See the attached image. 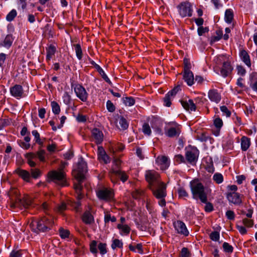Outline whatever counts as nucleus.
Listing matches in <instances>:
<instances>
[{"label":"nucleus","mask_w":257,"mask_h":257,"mask_svg":"<svg viewBox=\"0 0 257 257\" xmlns=\"http://www.w3.org/2000/svg\"><path fill=\"white\" fill-rule=\"evenodd\" d=\"M87 172V163L82 158H81L79 160L76 166L72 172V175L78 182L77 183L74 185V188L76 192H81L82 189L81 183L85 179V174Z\"/></svg>","instance_id":"1"},{"label":"nucleus","mask_w":257,"mask_h":257,"mask_svg":"<svg viewBox=\"0 0 257 257\" xmlns=\"http://www.w3.org/2000/svg\"><path fill=\"white\" fill-rule=\"evenodd\" d=\"M54 224V221L51 216H43L40 218L33 220L30 224V228L34 232H45L50 230Z\"/></svg>","instance_id":"2"},{"label":"nucleus","mask_w":257,"mask_h":257,"mask_svg":"<svg viewBox=\"0 0 257 257\" xmlns=\"http://www.w3.org/2000/svg\"><path fill=\"white\" fill-rule=\"evenodd\" d=\"M190 189L193 199H199L202 203L206 202L207 193L205 191L204 186L201 183L195 181L191 182Z\"/></svg>","instance_id":"3"},{"label":"nucleus","mask_w":257,"mask_h":257,"mask_svg":"<svg viewBox=\"0 0 257 257\" xmlns=\"http://www.w3.org/2000/svg\"><path fill=\"white\" fill-rule=\"evenodd\" d=\"M47 177L49 181L58 183L61 186L67 185L66 175L63 167L60 168L58 170L49 171L47 174Z\"/></svg>","instance_id":"4"},{"label":"nucleus","mask_w":257,"mask_h":257,"mask_svg":"<svg viewBox=\"0 0 257 257\" xmlns=\"http://www.w3.org/2000/svg\"><path fill=\"white\" fill-rule=\"evenodd\" d=\"M181 125L176 122H170L165 127V134L169 138H177L181 134Z\"/></svg>","instance_id":"5"},{"label":"nucleus","mask_w":257,"mask_h":257,"mask_svg":"<svg viewBox=\"0 0 257 257\" xmlns=\"http://www.w3.org/2000/svg\"><path fill=\"white\" fill-rule=\"evenodd\" d=\"M199 155V151L196 147L189 145L185 148V159L191 165L196 163Z\"/></svg>","instance_id":"6"},{"label":"nucleus","mask_w":257,"mask_h":257,"mask_svg":"<svg viewBox=\"0 0 257 257\" xmlns=\"http://www.w3.org/2000/svg\"><path fill=\"white\" fill-rule=\"evenodd\" d=\"M179 15L182 18L190 17L193 12L192 5L188 1L180 3L177 7Z\"/></svg>","instance_id":"7"},{"label":"nucleus","mask_w":257,"mask_h":257,"mask_svg":"<svg viewBox=\"0 0 257 257\" xmlns=\"http://www.w3.org/2000/svg\"><path fill=\"white\" fill-rule=\"evenodd\" d=\"M145 179L148 183L149 188H152L156 186L157 185L161 183L159 174L155 170H147L145 173Z\"/></svg>","instance_id":"8"},{"label":"nucleus","mask_w":257,"mask_h":257,"mask_svg":"<svg viewBox=\"0 0 257 257\" xmlns=\"http://www.w3.org/2000/svg\"><path fill=\"white\" fill-rule=\"evenodd\" d=\"M109 176L111 182L113 183H116L118 182L117 177L119 178L123 183L126 182L128 178V175L124 171L114 168H112L110 171Z\"/></svg>","instance_id":"9"},{"label":"nucleus","mask_w":257,"mask_h":257,"mask_svg":"<svg viewBox=\"0 0 257 257\" xmlns=\"http://www.w3.org/2000/svg\"><path fill=\"white\" fill-rule=\"evenodd\" d=\"M89 249L91 253L95 254L98 253V250L100 254L103 255L107 252V244L100 242L97 244V241L93 240L90 243Z\"/></svg>","instance_id":"10"},{"label":"nucleus","mask_w":257,"mask_h":257,"mask_svg":"<svg viewBox=\"0 0 257 257\" xmlns=\"http://www.w3.org/2000/svg\"><path fill=\"white\" fill-rule=\"evenodd\" d=\"M167 185L163 182L160 183L156 186L150 188L156 198H165L167 195Z\"/></svg>","instance_id":"11"},{"label":"nucleus","mask_w":257,"mask_h":257,"mask_svg":"<svg viewBox=\"0 0 257 257\" xmlns=\"http://www.w3.org/2000/svg\"><path fill=\"white\" fill-rule=\"evenodd\" d=\"M72 88H74V91L77 97L83 102H86L88 99V94L86 92L85 88L78 83L72 84Z\"/></svg>","instance_id":"12"},{"label":"nucleus","mask_w":257,"mask_h":257,"mask_svg":"<svg viewBox=\"0 0 257 257\" xmlns=\"http://www.w3.org/2000/svg\"><path fill=\"white\" fill-rule=\"evenodd\" d=\"M114 192L112 189L103 188L97 192L98 198L106 201H111L114 198Z\"/></svg>","instance_id":"13"},{"label":"nucleus","mask_w":257,"mask_h":257,"mask_svg":"<svg viewBox=\"0 0 257 257\" xmlns=\"http://www.w3.org/2000/svg\"><path fill=\"white\" fill-rule=\"evenodd\" d=\"M11 202L12 203L11 206L15 207L21 201L20 197V192L17 188H12L8 193Z\"/></svg>","instance_id":"14"},{"label":"nucleus","mask_w":257,"mask_h":257,"mask_svg":"<svg viewBox=\"0 0 257 257\" xmlns=\"http://www.w3.org/2000/svg\"><path fill=\"white\" fill-rule=\"evenodd\" d=\"M226 198L229 203L235 205H240L242 202L240 194L236 192H227Z\"/></svg>","instance_id":"15"},{"label":"nucleus","mask_w":257,"mask_h":257,"mask_svg":"<svg viewBox=\"0 0 257 257\" xmlns=\"http://www.w3.org/2000/svg\"><path fill=\"white\" fill-rule=\"evenodd\" d=\"M174 227L176 231L185 236L188 235L189 232L185 224L182 221L177 220L173 223Z\"/></svg>","instance_id":"16"},{"label":"nucleus","mask_w":257,"mask_h":257,"mask_svg":"<svg viewBox=\"0 0 257 257\" xmlns=\"http://www.w3.org/2000/svg\"><path fill=\"white\" fill-rule=\"evenodd\" d=\"M10 91L11 94L17 99L25 96L23 88L21 85H15L10 88Z\"/></svg>","instance_id":"17"},{"label":"nucleus","mask_w":257,"mask_h":257,"mask_svg":"<svg viewBox=\"0 0 257 257\" xmlns=\"http://www.w3.org/2000/svg\"><path fill=\"white\" fill-rule=\"evenodd\" d=\"M156 163L160 167L161 170H165L169 167L170 162L167 157L160 156L157 158Z\"/></svg>","instance_id":"18"},{"label":"nucleus","mask_w":257,"mask_h":257,"mask_svg":"<svg viewBox=\"0 0 257 257\" xmlns=\"http://www.w3.org/2000/svg\"><path fill=\"white\" fill-rule=\"evenodd\" d=\"M91 138L96 144H100L103 141V134L98 128H94L91 131Z\"/></svg>","instance_id":"19"},{"label":"nucleus","mask_w":257,"mask_h":257,"mask_svg":"<svg viewBox=\"0 0 257 257\" xmlns=\"http://www.w3.org/2000/svg\"><path fill=\"white\" fill-rule=\"evenodd\" d=\"M209 99L212 102L219 103L221 99V95L217 89H213L209 90L208 93Z\"/></svg>","instance_id":"20"},{"label":"nucleus","mask_w":257,"mask_h":257,"mask_svg":"<svg viewBox=\"0 0 257 257\" xmlns=\"http://www.w3.org/2000/svg\"><path fill=\"white\" fill-rule=\"evenodd\" d=\"M233 67L230 62L228 61L224 62L220 70V74L223 77H226L231 73Z\"/></svg>","instance_id":"21"},{"label":"nucleus","mask_w":257,"mask_h":257,"mask_svg":"<svg viewBox=\"0 0 257 257\" xmlns=\"http://www.w3.org/2000/svg\"><path fill=\"white\" fill-rule=\"evenodd\" d=\"M90 63L92 65L94 68L97 70V72L101 76L102 78L108 84H112V82L105 73L102 68L97 64H96L93 60L90 59Z\"/></svg>","instance_id":"22"},{"label":"nucleus","mask_w":257,"mask_h":257,"mask_svg":"<svg viewBox=\"0 0 257 257\" xmlns=\"http://www.w3.org/2000/svg\"><path fill=\"white\" fill-rule=\"evenodd\" d=\"M98 159L103 161L105 164H108L110 162L109 157L106 154L103 148L101 146L98 147L97 149Z\"/></svg>","instance_id":"23"},{"label":"nucleus","mask_w":257,"mask_h":257,"mask_svg":"<svg viewBox=\"0 0 257 257\" xmlns=\"http://www.w3.org/2000/svg\"><path fill=\"white\" fill-rule=\"evenodd\" d=\"M239 57L241 61L249 68L251 67V60L250 56L246 50L242 49L240 50Z\"/></svg>","instance_id":"24"},{"label":"nucleus","mask_w":257,"mask_h":257,"mask_svg":"<svg viewBox=\"0 0 257 257\" xmlns=\"http://www.w3.org/2000/svg\"><path fill=\"white\" fill-rule=\"evenodd\" d=\"M14 37L12 34L7 35L4 40L0 42V47H3L6 48H10L13 43Z\"/></svg>","instance_id":"25"},{"label":"nucleus","mask_w":257,"mask_h":257,"mask_svg":"<svg viewBox=\"0 0 257 257\" xmlns=\"http://www.w3.org/2000/svg\"><path fill=\"white\" fill-rule=\"evenodd\" d=\"M180 102L183 108L186 110L189 111H195L196 110V106L193 100H181Z\"/></svg>","instance_id":"26"},{"label":"nucleus","mask_w":257,"mask_h":257,"mask_svg":"<svg viewBox=\"0 0 257 257\" xmlns=\"http://www.w3.org/2000/svg\"><path fill=\"white\" fill-rule=\"evenodd\" d=\"M81 219L86 224H91L94 222V216L89 210H86L83 213Z\"/></svg>","instance_id":"27"},{"label":"nucleus","mask_w":257,"mask_h":257,"mask_svg":"<svg viewBox=\"0 0 257 257\" xmlns=\"http://www.w3.org/2000/svg\"><path fill=\"white\" fill-rule=\"evenodd\" d=\"M183 79L188 85L192 86L194 82V77L193 72L191 70L183 71Z\"/></svg>","instance_id":"28"},{"label":"nucleus","mask_w":257,"mask_h":257,"mask_svg":"<svg viewBox=\"0 0 257 257\" xmlns=\"http://www.w3.org/2000/svg\"><path fill=\"white\" fill-rule=\"evenodd\" d=\"M46 60L47 62H49L53 57L55 55L57 49L56 46L53 44H50L46 48Z\"/></svg>","instance_id":"29"},{"label":"nucleus","mask_w":257,"mask_h":257,"mask_svg":"<svg viewBox=\"0 0 257 257\" xmlns=\"http://www.w3.org/2000/svg\"><path fill=\"white\" fill-rule=\"evenodd\" d=\"M15 172L20 177H21L24 181L26 182H29L30 179V174L27 170L18 168L15 170Z\"/></svg>","instance_id":"30"},{"label":"nucleus","mask_w":257,"mask_h":257,"mask_svg":"<svg viewBox=\"0 0 257 257\" xmlns=\"http://www.w3.org/2000/svg\"><path fill=\"white\" fill-rule=\"evenodd\" d=\"M241 149L243 151H247L250 146V139L247 137L243 136L241 140Z\"/></svg>","instance_id":"31"},{"label":"nucleus","mask_w":257,"mask_h":257,"mask_svg":"<svg viewBox=\"0 0 257 257\" xmlns=\"http://www.w3.org/2000/svg\"><path fill=\"white\" fill-rule=\"evenodd\" d=\"M24 141L21 140L18 141L19 146L25 150H28L31 147V145L29 143L31 141L30 136H27L24 138Z\"/></svg>","instance_id":"32"},{"label":"nucleus","mask_w":257,"mask_h":257,"mask_svg":"<svg viewBox=\"0 0 257 257\" xmlns=\"http://www.w3.org/2000/svg\"><path fill=\"white\" fill-rule=\"evenodd\" d=\"M111 147L113 152L116 151H122L125 148V146L123 144L118 142H114L111 143Z\"/></svg>","instance_id":"33"},{"label":"nucleus","mask_w":257,"mask_h":257,"mask_svg":"<svg viewBox=\"0 0 257 257\" xmlns=\"http://www.w3.org/2000/svg\"><path fill=\"white\" fill-rule=\"evenodd\" d=\"M233 12L231 9H227L225 12V21L226 23L230 24L233 19Z\"/></svg>","instance_id":"34"},{"label":"nucleus","mask_w":257,"mask_h":257,"mask_svg":"<svg viewBox=\"0 0 257 257\" xmlns=\"http://www.w3.org/2000/svg\"><path fill=\"white\" fill-rule=\"evenodd\" d=\"M111 247L112 249L114 250L116 248H121L123 247V242L121 240L114 238L112 240V243Z\"/></svg>","instance_id":"35"},{"label":"nucleus","mask_w":257,"mask_h":257,"mask_svg":"<svg viewBox=\"0 0 257 257\" xmlns=\"http://www.w3.org/2000/svg\"><path fill=\"white\" fill-rule=\"evenodd\" d=\"M77 58L79 60H81L83 56L82 51L81 45L79 44H75L73 45Z\"/></svg>","instance_id":"36"},{"label":"nucleus","mask_w":257,"mask_h":257,"mask_svg":"<svg viewBox=\"0 0 257 257\" xmlns=\"http://www.w3.org/2000/svg\"><path fill=\"white\" fill-rule=\"evenodd\" d=\"M216 36H212L210 38V43L212 44L216 42L219 41L222 38L223 36V32L222 30H217L215 32Z\"/></svg>","instance_id":"37"},{"label":"nucleus","mask_w":257,"mask_h":257,"mask_svg":"<svg viewBox=\"0 0 257 257\" xmlns=\"http://www.w3.org/2000/svg\"><path fill=\"white\" fill-rule=\"evenodd\" d=\"M32 135L34 137L35 143L40 146V147L43 145V142L40 139V135L37 130H33L32 132Z\"/></svg>","instance_id":"38"},{"label":"nucleus","mask_w":257,"mask_h":257,"mask_svg":"<svg viewBox=\"0 0 257 257\" xmlns=\"http://www.w3.org/2000/svg\"><path fill=\"white\" fill-rule=\"evenodd\" d=\"M232 119L236 126L243 125L244 124L242 121L241 118L236 113H234L232 116Z\"/></svg>","instance_id":"39"},{"label":"nucleus","mask_w":257,"mask_h":257,"mask_svg":"<svg viewBox=\"0 0 257 257\" xmlns=\"http://www.w3.org/2000/svg\"><path fill=\"white\" fill-rule=\"evenodd\" d=\"M51 106L52 107V112L55 114H59L61 109L59 104L55 101H53L51 102Z\"/></svg>","instance_id":"40"},{"label":"nucleus","mask_w":257,"mask_h":257,"mask_svg":"<svg viewBox=\"0 0 257 257\" xmlns=\"http://www.w3.org/2000/svg\"><path fill=\"white\" fill-rule=\"evenodd\" d=\"M117 228L126 235L128 234L131 231V228L126 224H118Z\"/></svg>","instance_id":"41"},{"label":"nucleus","mask_w":257,"mask_h":257,"mask_svg":"<svg viewBox=\"0 0 257 257\" xmlns=\"http://www.w3.org/2000/svg\"><path fill=\"white\" fill-rule=\"evenodd\" d=\"M19 203H21L25 208H28L31 206L32 201L29 197H25L22 200L21 199Z\"/></svg>","instance_id":"42"},{"label":"nucleus","mask_w":257,"mask_h":257,"mask_svg":"<svg viewBox=\"0 0 257 257\" xmlns=\"http://www.w3.org/2000/svg\"><path fill=\"white\" fill-rule=\"evenodd\" d=\"M123 102L126 106H131L135 104V99L132 96L123 98Z\"/></svg>","instance_id":"43"},{"label":"nucleus","mask_w":257,"mask_h":257,"mask_svg":"<svg viewBox=\"0 0 257 257\" xmlns=\"http://www.w3.org/2000/svg\"><path fill=\"white\" fill-rule=\"evenodd\" d=\"M59 233L60 236L62 239H66L69 237L70 231L67 229H65L62 227L59 228Z\"/></svg>","instance_id":"44"},{"label":"nucleus","mask_w":257,"mask_h":257,"mask_svg":"<svg viewBox=\"0 0 257 257\" xmlns=\"http://www.w3.org/2000/svg\"><path fill=\"white\" fill-rule=\"evenodd\" d=\"M222 247L226 253H231L233 251V247L228 242H224L222 244Z\"/></svg>","instance_id":"45"},{"label":"nucleus","mask_w":257,"mask_h":257,"mask_svg":"<svg viewBox=\"0 0 257 257\" xmlns=\"http://www.w3.org/2000/svg\"><path fill=\"white\" fill-rule=\"evenodd\" d=\"M205 169L206 170L210 173H213L215 171V168L213 166V163L211 159H209V162L207 163L205 165Z\"/></svg>","instance_id":"46"},{"label":"nucleus","mask_w":257,"mask_h":257,"mask_svg":"<svg viewBox=\"0 0 257 257\" xmlns=\"http://www.w3.org/2000/svg\"><path fill=\"white\" fill-rule=\"evenodd\" d=\"M119 124L123 130H126L128 128V122L123 117H120L119 119Z\"/></svg>","instance_id":"47"},{"label":"nucleus","mask_w":257,"mask_h":257,"mask_svg":"<svg viewBox=\"0 0 257 257\" xmlns=\"http://www.w3.org/2000/svg\"><path fill=\"white\" fill-rule=\"evenodd\" d=\"M213 180L217 184H220L223 181V177L221 173H216L213 175Z\"/></svg>","instance_id":"48"},{"label":"nucleus","mask_w":257,"mask_h":257,"mask_svg":"<svg viewBox=\"0 0 257 257\" xmlns=\"http://www.w3.org/2000/svg\"><path fill=\"white\" fill-rule=\"evenodd\" d=\"M145 192L142 189H136L132 194L133 198L135 199H139L141 197L144 195Z\"/></svg>","instance_id":"49"},{"label":"nucleus","mask_w":257,"mask_h":257,"mask_svg":"<svg viewBox=\"0 0 257 257\" xmlns=\"http://www.w3.org/2000/svg\"><path fill=\"white\" fill-rule=\"evenodd\" d=\"M173 98L171 97L169 95L166 94L163 98L164 105L167 107L171 106L172 104V101Z\"/></svg>","instance_id":"50"},{"label":"nucleus","mask_w":257,"mask_h":257,"mask_svg":"<svg viewBox=\"0 0 257 257\" xmlns=\"http://www.w3.org/2000/svg\"><path fill=\"white\" fill-rule=\"evenodd\" d=\"M142 131L145 135L150 136L152 131L149 124L148 123H145L143 125Z\"/></svg>","instance_id":"51"},{"label":"nucleus","mask_w":257,"mask_h":257,"mask_svg":"<svg viewBox=\"0 0 257 257\" xmlns=\"http://www.w3.org/2000/svg\"><path fill=\"white\" fill-rule=\"evenodd\" d=\"M116 220V219L115 216H111L110 213H107L104 215V221L105 224L108 223L110 221L112 222H114Z\"/></svg>","instance_id":"52"},{"label":"nucleus","mask_w":257,"mask_h":257,"mask_svg":"<svg viewBox=\"0 0 257 257\" xmlns=\"http://www.w3.org/2000/svg\"><path fill=\"white\" fill-rule=\"evenodd\" d=\"M190 251L187 247H183L180 253V257H191Z\"/></svg>","instance_id":"53"},{"label":"nucleus","mask_w":257,"mask_h":257,"mask_svg":"<svg viewBox=\"0 0 257 257\" xmlns=\"http://www.w3.org/2000/svg\"><path fill=\"white\" fill-rule=\"evenodd\" d=\"M181 90L180 86H177L175 87L173 89L169 91L167 94L169 96L174 98L176 94Z\"/></svg>","instance_id":"54"},{"label":"nucleus","mask_w":257,"mask_h":257,"mask_svg":"<svg viewBox=\"0 0 257 257\" xmlns=\"http://www.w3.org/2000/svg\"><path fill=\"white\" fill-rule=\"evenodd\" d=\"M17 14V11L13 9L7 16L6 20L9 22L13 21L16 17Z\"/></svg>","instance_id":"55"},{"label":"nucleus","mask_w":257,"mask_h":257,"mask_svg":"<svg viewBox=\"0 0 257 257\" xmlns=\"http://www.w3.org/2000/svg\"><path fill=\"white\" fill-rule=\"evenodd\" d=\"M71 205L77 212H79L81 211L80 201L72 202Z\"/></svg>","instance_id":"56"},{"label":"nucleus","mask_w":257,"mask_h":257,"mask_svg":"<svg viewBox=\"0 0 257 257\" xmlns=\"http://www.w3.org/2000/svg\"><path fill=\"white\" fill-rule=\"evenodd\" d=\"M45 151L44 150L40 149L36 153V156L41 162L45 161Z\"/></svg>","instance_id":"57"},{"label":"nucleus","mask_w":257,"mask_h":257,"mask_svg":"<svg viewBox=\"0 0 257 257\" xmlns=\"http://www.w3.org/2000/svg\"><path fill=\"white\" fill-rule=\"evenodd\" d=\"M174 161L175 163L178 164L182 163H185L186 159L184 158L183 155L179 154L175 156Z\"/></svg>","instance_id":"58"},{"label":"nucleus","mask_w":257,"mask_h":257,"mask_svg":"<svg viewBox=\"0 0 257 257\" xmlns=\"http://www.w3.org/2000/svg\"><path fill=\"white\" fill-rule=\"evenodd\" d=\"M210 238L215 241H218L220 238V234L218 231H213L209 235Z\"/></svg>","instance_id":"59"},{"label":"nucleus","mask_w":257,"mask_h":257,"mask_svg":"<svg viewBox=\"0 0 257 257\" xmlns=\"http://www.w3.org/2000/svg\"><path fill=\"white\" fill-rule=\"evenodd\" d=\"M178 194L179 198H185L188 196V193L183 188H179L178 189Z\"/></svg>","instance_id":"60"},{"label":"nucleus","mask_w":257,"mask_h":257,"mask_svg":"<svg viewBox=\"0 0 257 257\" xmlns=\"http://www.w3.org/2000/svg\"><path fill=\"white\" fill-rule=\"evenodd\" d=\"M213 124L216 128L221 129L223 125V121L220 117H217L214 119Z\"/></svg>","instance_id":"61"},{"label":"nucleus","mask_w":257,"mask_h":257,"mask_svg":"<svg viewBox=\"0 0 257 257\" xmlns=\"http://www.w3.org/2000/svg\"><path fill=\"white\" fill-rule=\"evenodd\" d=\"M31 173L32 177L35 179L39 178L41 175V172L40 170L38 169H31Z\"/></svg>","instance_id":"62"},{"label":"nucleus","mask_w":257,"mask_h":257,"mask_svg":"<svg viewBox=\"0 0 257 257\" xmlns=\"http://www.w3.org/2000/svg\"><path fill=\"white\" fill-rule=\"evenodd\" d=\"M236 70L237 74L241 76H243L245 75L246 71L243 66L241 65H237L236 66Z\"/></svg>","instance_id":"63"},{"label":"nucleus","mask_w":257,"mask_h":257,"mask_svg":"<svg viewBox=\"0 0 257 257\" xmlns=\"http://www.w3.org/2000/svg\"><path fill=\"white\" fill-rule=\"evenodd\" d=\"M22 250H13L10 253V257H22Z\"/></svg>","instance_id":"64"}]
</instances>
